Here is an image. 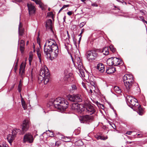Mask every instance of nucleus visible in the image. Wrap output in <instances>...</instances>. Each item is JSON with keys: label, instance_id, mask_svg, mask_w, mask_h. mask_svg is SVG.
Listing matches in <instances>:
<instances>
[{"label": "nucleus", "instance_id": "36", "mask_svg": "<svg viewBox=\"0 0 147 147\" xmlns=\"http://www.w3.org/2000/svg\"><path fill=\"white\" fill-rule=\"evenodd\" d=\"M109 48L110 50L113 52H114L116 51V49L112 45H110Z\"/></svg>", "mask_w": 147, "mask_h": 147}, {"label": "nucleus", "instance_id": "16", "mask_svg": "<svg viewBox=\"0 0 147 147\" xmlns=\"http://www.w3.org/2000/svg\"><path fill=\"white\" fill-rule=\"evenodd\" d=\"M113 65L114 66H117L122 64V61L119 59L118 58L115 57H113Z\"/></svg>", "mask_w": 147, "mask_h": 147}, {"label": "nucleus", "instance_id": "51", "mask_svg": "<svg viewBox=\"0 0 147 147\" xmlns=\"http://www.w3.org/2000/svg\"><path fill=\"white\" fill-rule=\"evenodd\" d=\"M145 11L144 10H140V12L141 13H143V15H144L145 14L144 13Z\"/></svg>", "mask_w": 147, "mask_h": 147}, {"label": "nucleus", "instance_id": "1", "mask_svg": "<svg viewBox=\"0 0 147 147\" xmlns=\"http://www.w3.org/2000/svg\"><path fill=\"white\" fill-rule=\"evenodd\" d=\"M44 52L47 56L53 58L57 57L59 53L58 47L55 40L49 39L46 41L44 46Z\"/></svg>", "mask_w": 147, "mask_h": 147}, {"label": "nucleus", "instance_id": "49", "mask_svg": "<svg viewBox=\"0 0 147 147\" xmlns=\"http://www.w3.org/2000/svg\"><path fill=\"white\" fill-rule=\"evenodd\" d=\"M60 144V143L59 142H56L55 143V145L56 146H59Z\"/></svg>", "mask_w": 147, "mask_h": 147}, {"label": "nucleus", "instance_id": "25", "mask_svg": "<svg viewBox=\"0 0 147 147\" xmlns=\"http://www.w3.org/2000/svg\"><path fill=\"white\" fill-rule=\"evenodd\" d=\"M20 131V130L19 129H15L13 130L12 131V134H13V135H14L15 136H16V134L17 133H18V132H20L19 133V134H23L24 133H21Z\"/></svg>", "mask_w": 147, "mask_h": 147}, {"label": "nucleus", "instance_id": "26", "mask_svg": "<svg viewBox=\"0 0 147 147\" xmlns=\"http://www.w3.org/2000/svg\"><path fill=\"white\" fill-rule=\"evenodd\" d=\"M102 52L104 55H108L109 53L108 48L107 47L104 48L102 49Z\"/></svg>", "mask_w": 147, "mask_h": 147}, {"label": "nucleus", "instance_id": "52", "mask_svg": "<svg viewBox=\"0 0 147 147\" xmlns=\"http://www.w3.org/2000/svg\"><path fill=\"white\" fill-rule=\"evenodd\" d=\"M132 132L131 131H127V132L126 134L128 135H130L131 134V133Z\"/></svg>", "mask_w": 147, "mask_h": 147}, {"label": "nucleus", "instance_id": "15", "mask_svg": "<svg viewBox=\"0 0 147 147\" xmlns=\"http://www.w3.org/2000/svg\"><path fill=\"white\" fill-rule=\"evenodd\" d=\"M97 69H98L99 72L102 73L105 71V66L102 63H100L97 65Z\"/></svg>", "mask_w": 147, "mask_h": 147}, {"label": "nucleus", "instance_id": "62", "mask_svg": "<svg viewBox=\"0 0 147 147\" xmlns=\"http://www.w3.org/2000/svg\"><path fill=\"white\" fill-rule=\"evenodd\" d=\"M66 18V16H65L63 18L64 21H65V19Z\"/></svg>", "mask_w": 147, "mask_h": 147}, {"label": "nucleus", "instance_id": "35", "mask_svg": "<svg viewBox=\"0 0 147 147\" xmlns=\"http://www.w3.org/2000/svg\"><path fill=\"white\" fill-rule=\"evenodd\" d=\"M37 52L38 56L39 59L40 61L41 62V55L38 50L37 51Z\"/></svg>", "mask_w": 147, "mask_h": 147}, {"label": "nucleus", "instance_id": "37", "mask_svg": "<svg viewBox=\"0 0 147 147\" xmlns=\"http://www.w3.org/2000/svg\"><path fill=\"white\" fill-rule=\"evenodd\" d=\"M47 15L50 16L52 18H53V15L52 12H50L47 13Z\"/></svg>", "mask_w": 147, "mask_h": 147}, {"label": "nucleus", "instance_id": "33", "mask_svg": "<svg viewBox=\"0 0 147 147\" xmlns=\"http://www.w3.org/2000/svg\"><path fill=\"white\" fill-rule=\"evenodd\" d=\"M38 5H39L40 7L42 10H44L45 9L44 7V5L43 3L41 2V1Z\"/></svg>", "mask_w": 147, "mask_h": 147}, {"label": "nucleus", "instance_id": "46", "mask_svg": "<svg viewBox=\"0 0 147 147\" xmlns=\"http://www.w3.org/2000/svg\"><path fill=\"white\" fill-rule=\"evenodd\" d=\"M92 5L93 6L97 7L98 5L96 3H94L92 4Z\"/></svg>", "mask_w": 147, "mask_h": 147}, {"label": "nucleus", "instance_id": "22", "mask_svg": "<svg viewBox=\"0 0 147 147\" xmlns=\"http://www.w3.org/2000/svg\"><path fill=\"white\" fill-rule=\"evenodd\" d=\"M83 67H79L78 68V72H79L81 75V76L82 77H85V75L84 74V70L82 69Z\"/></svg>", "mask_w": 147, "mask_h": 147}, {"label": "nucleus", "instance_id": "38", "mask_svg": "<svg viewBox=\"0 0 147 147\" xmlns=\"http://www.w3.org/2000/svg\"><path fill=\"white\" fill-rule=\"evenodd\" d=\"M86 22H83L81 23L79 25V27L80 28L83 27L86 24Z\"/></svg>", "mask_w": 147, "mask_h": 147}, {"label": "nucleus", "instance_id": "47", "mask_svg": "<svg viewBox=\"0 0 147 147\" xmlns=\"http://www.w3.org/2000/svg\"><path fill=\"white\" fill-rule=\"evenodd\" d=\"M18 68V65H17V64L16 65H15L14 67V69L15 71H16V70H17Z\"/></svg>", "mask_w": 147, "mask_h": 147}, {"label": "nucleus", "instance_id": "9", "mask_svg": "<svg viewBox=\"0 0 147 147\" xmlns=\"http://www.w3.org/2000/svg\"><path fill=\"white\" fill-rule=\"evenodd\" d=\"M82 107V105L78 103H74L72 104L71 109L76 112H81L83 111Z\"/></svg>", "mask_w": 147, "mask_h": 147}, {"label": "nucleus", "instance_id": "57", "mask_svg": "<svg viewBox=\"0 0 147 147\" xmlns=\"http://www.w3.org/2000/svg\"><path fill=\"white\" fill-rule=\"evenodd\" d=\"M132 142L127 141L126 142V143L127 144H131V143Z\"/></svg>", "mask_w": 147, "mask_h": 147}, {"label": "nucleus", "instance_id": "12", "mask_svg": "<svg viewBox=\"0 0 147 147\" xmlns=\"http://www.w3.org/2000/svg\"><path fill=\"white\" fill-rule=\"evenodd\" d=\"M27 6L29 15H32L35 13L36 11V8L32 3H28Z\"/></svg>", "mask_w": 147, "mask_h": 147}, {"label": "nucleus", "instance_id": "14", "mask_svg": "<svg viewBox=\"0 0 147 147\" xmlns=\"http://www.w3.org/2000/svg\"><path fill=\"white\" fill-rule=\"evenodd\" d=\"M52 24V20L50 19L47 20L46 22L45 27L47 29L50 30L51 31L53 32Z\"/></svg>", "mask_w": 147, "mask_h": 147}, {"label": "nucleus", "instance_id": "6", "mask_svg": "<svg viewBox=\"0 0 147 147\" xmlns=\"http://www.w3.org/2000/svg\"><path fill=\"white\" fill-rule=\"evenodd\" d=\"M68 99L72 102H81L82 101V98L80 94L72 95H68L67 96Z\"/></svg>", "mask_w": 147, "mask_h": 147}, {"label": "nucleus", "instance_id": "45", "mask_svg": "<svg viewBox=\"0 0 147 147\" xmlns=\"http://www.w3.org/2000/svg\"><path fill=\"white\" fill-rule=\"evenodd\" d=\"M94 81V80L93 79H92V80H91V78H90V80L89 79V80H88L87 82L90 84L92 82Z\"/></svg>", "mask_w": 147, "mask_h": 147}, {"label": "nucleus", "instance_id": "58", "mask_svg": "<svg viewBox=\"0 0 147 147\" xmlns=\"http://www.w3.org/2000/svg\"><path fill=\"white\" fill-rule=\"evenodd\" d=\"M63 9H62V8H61L60 9V10L59 11V12H58V13H59L62 10H63Z\"/></svg>", "mask_w": 147, "mask_h": 147}, {"label": "nucleus", "instance_id": "60", "mask_svg": "<svg viewBox=\"0 0 147 147\" xmlns=\"http://www.w3.org/2000/svg\"><path fill=\"white\" fill-rule=\"evenodd\" d=\"M84 29H82L81 31V33H83L84 32Z\"/></svg>", "mask_w": 147, "mask_h": 147}, {"label": "nucleus", "instance_id": "3", "mask_svg": "<svg viewBox=\"0 0 147 147\" xmlns=\"http://www.w3.org/2000/svg\"><path fill=\"white\" fill-rule=\"evenodd\" d=\"M123 79L126 91L129 93L131 91L134 84V80L133 76L130 74H125L123 77Z\"/></svg>", "mask_w": 147, "mask_h": 147}, {"label": "nucleus", "instance_id": "55", "mask_svg": "<svg viewBox=\"0 0 147 147\" xmlns=\"http://www.w3.org/2000/svg\"><path fill=\"white\" fill-rule=\"evenodd\" d=\"M67 36H68L69 38H70V36L69 35L68 31H67Z\"/></svg>", "mask_w": 147, "mask_h": 147}, {"label": "nucleus", "instance_id": "17", "mask_svg": "<svg viewBox=\"0 0 147 147\" xmlns=\"http://www.w3.org/2000/svg\"><path fill=\"white\" fill-rule=\"evenodd\" d=\"M75 61L78 64V68L79 67H82V60L79 57H77L75 58Z\"/></svg>", "mask_w": 147, "mask_h": 147}, {"label": "nucleus", "instance_id": "30", "mask_svg": "<svg viewBox=\"0 0 147 147\" xmlns=\"http://www.w3.org/2000/svg\"><path fill=\"white\" fill-rule=\"evenodd\" d=\"M138 111V113H139V114L140 115H142V112L143 110L141 107L140 105L138 106L137 107Z\"/></svg>", "mask_w": 147, "mask_h": 147}, {"label": "nucleus", "instance_id": "23", "mask_svg": "<svg viewBox=\"0 0 147 147\" xmlns=\"http://www.w3.org/2000/svg\"><path fill=\"white\" fill-rule=\"evenodd\" d=\"M107 65L110 66L113 65V57L108 59L107 61Z\"/></svg>", "mask_w": 147, "mask_h": 147}, {"label": "nucleus", "instance_id": "54", "mask_svg": "<svg viewBox=\"0 0 147 147\" xmlns=\"http://www.w3.org/2000/svg\"><path fill=\"white\" fill-rule=\"evenodd\" d=\"M15 1L16 2H21L22 1V0H15Z\"/></svg>", "mask_w": 147, "mask_h": 147}, {"label": "nucleus", "instance_id": "48", "mask_svg": "<svg viewBox=\"0 0 147 147\" xmlns=\"http://www.w3.org/2000/svg\"><path fill=\"white\" fill-rule=\"evenodd\" d=\"M67 14L69 16H71L72 14V12L71 11H69L67 12Z\"/></svg>", "mask_w": 147, "mask_h": 147}, {"label": "nucleus", "instance_id": "63", "mask_svg": "<svg viewBox=\"0 0 147 147\" xmlns=\"http://www.w3.org/2000/svg\"><path fill=\"white\" fill-rule=\"evenodd\" d=\"M18 59L17 60V61L16 62V65L17 64V65H18Z\"/></svg>", "mask_w": 147, "mask_h": 147}, {"label": "nucleus", "instance_id": "24", "mask_svg": "<svg viewBox=\"0 0 147 147\" xmlns=\"http://www.w3.org/2000/svg\"><path fill=\"white\" fill-rule=\"evenodd\" d=\"M75 144L77 146H81L84 144V143L81 140H80L75 142Z\"/></svg>", "mask_w": 147, "mask_h": 147}, {"label": "nucleus", "instance_id": "8", "mask_svg": "<svg viewBox=\"0 0 147 147\" xmlns=\"http://www.w3.org/2000/svg\"><path fill=\"white\" fill-rule=\"evenodd\" d=\"M33 140L32 135L30 133H26L24 137L23 140L25 143L28 142L31 143L33 142Z\"/></svg>", "mask_w": 147, "mask_h": 147}, {"label": "nucleus", "instance_id": "11", "mask_svg": "<svg viewBox=\"0 0 147 147\" xmlns=\"http://www.w3.org/2000/svg\"><path fill=\"white\" fill-rule=\"evenodd\" d=\"M29 122L28 120H25L23 121L22 125H21L22 130L23 133L26 131L29 127Z\"/></svg>", "mask_w": 147, "mask_h": 147}, {"label": "nucleus", "instance_id": "44", "mask_svg": "<svg viewBox=\"0 0 147 147\" xmlns=\"http://www.w3.org/2000/svg\"><path fill=\"white\" fill-rule=\"evenodd\" d=\"M69 6V5H64L62 7V8L63 9L67 7H68Z\"/></svg>", "mask_w": 147, "mask_h": 147}, {"label": "nucleus", "instance_id": "13", "mask_svg": "<svg viewBox=\"0 0 147 147\" xmlns=\"http://www.w3.org/2000/svg\"><path fill=\"white\" fill-rule=\"evenodd\" d=\"M86 112L87 113L91 115L94 113L95 110L93 106L88 105L86 107Z\"/></svg>", "mask_w": 147, "mask_h": 147}, {"label": "nucleus", "instance_id": "19", "mask_svg": "<svg viewBox=\"0 0 147 147\" xmlns=\"http://www.w3.org/2000/svg\"><path fill=\"white\" fill-rule=\"evenodd\" d=\"M115 71V67L110 66L108 69L107 68L106 72L107 74H109L114 73Z\"/></svg>", "mask_w": 147, "mask_h": 147}, {"label": "nucleus", "instance_id": "29", "mask_svg": "<svg viewBox=\"0 0 147 147\" xmlns=\"http://www.w3.org/2000/svg\"><path fill=\"white\" fill-rule=\"evenodd\" d=\"M61 138L64 139L63 140L65 142H69L71 140V139L70 137H64L63 136H62Z\"/></svg>", "mask_w": 147, "mask_h": 147}, {"label": "nucleus", "instance_id": "27", "mask_svg": "<svg viewBox=\"0 0 147 147\" xmlns=\"http://www.w3.org/2000/svg\"><path fill=\"white\" fill-rule=\"evenodd\" d=\"M114 91L117 93L119 94L121 92V90L117 86H115L114 88Z\"/></svg>", "mask_w": 147, "mask_h": 147}, {"label": "nucleus", "instance_id": "41", "mask_svg": "<svg viewBox=\"0 0 147 147\" xmlns=\"http://www.w3.org/2000/svg\"><path fill=\"white\" fill-rule=\"evenodd\" d=\"M72 90H76L77 89V87L75 85H72L71 86Z\"/></svg>", "mask_w": 147, "mask_h": 147}, {"label": "nucleus", "instance_id": "4", "mask_svg": "<svg viewBox=\"0 0 147 147\" xmlns=\"http://www.w3.org/2000/svg\"><path fill=\"white\" fill-rule=\"evenodd\" d=\"M50 76V73L47 68H43L40 69L39 75L38 76V80L41 81L44 80V84H46L49 81Z\"/></svg>", "mask_w": 147, "mask_h": 147}, {"label": "nucleus", "instance_id": "20", "mask_svg": "<svg viewBox=\"0 0 147 147\" xmlns=\"http://www.w3.org/2000/svg\"><path fill=\"white\" fill-rule=\"evenodd\" d=\"M25 45V43L24 41L23 40H21L20 43V50L22 53L24 52Z\"/></svg>", "mask_w": 147, "mask_h": 147}, {"label": "nucleus", "instance_id": "5", "mask_svg": "<svg viewBox=\"0 0 147 147\" xmlns=\"http://www.w3.org/2000/svg\"><path fill=\"white\" fill-rule=\"evenodd\" d=\"M85 56L88 60L91 62L96 59L98 57V53L95 50H91L87 51Z\"/></svg>", "mask_w": 147, "mask_h": 147}, {"label": "nucleus", "instance_id": "34", "mask_svg": "<svg viewBox=\"0 0 147 147\" xmlns=\"http://www.w3.org/2000/svg\"><path fill=\"white\" fill-rule=\"evenodd\" d=\"M96 138L98 139H100L101 140H105L107 138H105L104 136H98L96 137Z\"/></svg>", "mask_w": 147, "mask_h": 147}, {"label": "nucleus", "instance_id": "43", "mask_svg": "<svg viewBox=\"0 0 147 147\" xmlns=\"http://www.w3.org/2000/svg\"><path fill=\"white\" fill-rule=\"evenodd\" d=\"M90 85L94 87H95L96 84H95V81H93V82H92L90 84Z\"/></svg>", "mask_w": 147, "mask_h": 147}, {"label": "nucleus", "instance_id": "56", "mask_svg": "<svg viewBox=\"0 0 147 147\" xmlns=\"http://www.w3.org/2000/svg\"><path fill=\"white\" fill-rule=\"evenodd\" d=\"M82 85L83 86V87L85 88L86 89V86L84 84H82Z\"/></svg>", "mask_w": 147, "mask_h": 147}, {"label": "nucleus", "instance_id": "7", "mask_svg": "<svg viewBox=\"0 0 147 147\" xmlns=\"http://www.w3.org/2000/svg\"><path fill=\"white\" fill-rule=\"evenodd\" d=\"M93 118L92 116L86 115L81 117L79 119L81 123L89 124L93 121Z\"/></svg>", "mask_w": 147, "mask_h": 147}, {"label": "nucleus", "instance_id": "31", "mask_svg": "<svg viewBox=\"0 0 147 147\" xmlns=\"http://www.w3.org/2000/svg\"><path fill=\"white\" fill-rule=\"evenodd\" d=\"M22 83L21 80L19 82V85L18 86V90L19 92H20L21 90V87H22Z\"/></svg>", "mask_w": 147, "mask_h": 147}, {"label": "nucleus", "instance_id": "39", "mask_svg": "<svg viewBox=\"0 0 147 147\" xmlns=\"http://www.w3.org/2000/svg\"><path fill=\"white\" fill-rule=\"evenodd\" d=\"M33 1L34 2L36 3L38 5L39 3L41 1V0H31Z\"/></svg>", "mask_w": 147, "mask_h": 147}, {"label": "nucleus", "instance_id": "32", "mask_svg": "<svg viewBox=\"0 0 147 147\" xmlns=\"http://www.w3.org/2000/svg\"><path fill=\"white\" fill-rule=\"evenodd\" d=\"M24 30L23 28L20 29H18L19 35L22 36L24 33Z\"/></svg>", "mask_w": 147, "mask_h": 147}, {"label": "nucleus", "instance_id": "21", "mask_svg": "<svg viewBox=\"0 0 147 147\" xmlns=\"http://www.w3.org/2000/svg\"><path fill=\"white\" fill-rule=\"evenodd\" d=\"M25 67V65L23 63H22L20 67L19 73L21 74V75H22L24 73V70Z\"/></svg>", "mask_w": 147, "mask_h": 147}, {"label": "nucleus", "instance_id": "64", "mask_svg": "<svg viewBox=\"0 0 147 147\" xmlns=\"http://www.w3.org/2000/svg\"><path fill=\"white\" fill-rule=\"evenodd\" d=\"M90 92L91 93H92V90L91 89L90 90Z\"/></svg>", "mask_w": 147, "mask_h": 147}, {"label": "nucleus", "instance_id": "61", "mask_svg": "<svg viewBox=\"0 0 147 147\" xmlns=\"http://www.w3.org/2000/svg\"><path fill=\"white\" fill-rule=\"evenodd\" d=\"M139 105V104L138 105H137V104H136V106H132L133 107L134 106L136 107V106H138Z\"/></svg>", "mask_w": 147, "mask_h": 147}, {"label": "nucleus", "instance_id": "50", "mask_svg": "<svg viewBox=\"0 0 147 147\" xmlns=\"http://www.w3.org/2000/svg\"><path fill=\"white\" fill-rule=\"evenodd\" d=\"M19 28H20V29L22 28V26L21 25V24L20 22V24H19V26L18 29H19Z\"/></svg>", "mask_w": 147, "mask_h": 147}, {"label": "nucleus", "instance_id": "10", "mask_svg": "<svg viewBox=\"0 0 147 147\" xmlns=\"http://www.w3.org/2000/svg\"><path fill=\"white\" fill-rule=\"evenodd\" d=\"M126 99L128 102L132 106H136V104H138L137 100L135 98L129 95H127L126 96Z\"/></svg>", "mask_w": 147, "mask_h": 147}, {"label": "nucleus", "instance_id": "2", "mask_svg": "<svg viewBox=\"0 0 147 147\" xmlns=\"http://www.w3.org/2000/svg\"><path fill=\"white\" fill-rule=\"evenodd\" d=\"M48 105L49 106H53L62 112L65 111L68 107V102L65 98L58 97L55 99L50 100Z\"/></svg>", "mask_w": 147, "mask_h": 147}, {"label": "nucleus", "instance_id": "18", "mask_svg": "<svg viewBox=\"0 0 147 147\" xmlns=\"http://www.w3.org/2000/svg\"><path fill=\"white\" fill-rule=\"evenodd\" d=\"M15 136L13 134H9L7 137V139L9 143L11 145L12 142L14 140Z\"/></svg>", "mask_w": 147, "mask_h": 147}, {"label": "nucleus", "instance_id": "59", "mask_svg": "<svg viewBox=\"0 0 147 147\" xmlns=\"http://www.w3.org/2000/svg\"><path fill=\"white\" fill-rule=\"evenodd\" d=\"M81 37H82V36H80V38L79 39V43H80V41L81 40Z\"/></svg>", "mask_w": 147, "mask_h": 147}, {"label": "nucleus", "instance_id": "40", "mask_svg": "<svg viewBox=\"0 0 147 147\" xmlns=\"http://www.w3.org/2000/svg\"><path fill=\"white\" fill-rule=\"evenodd\" d=\"M139 18L142 20L144 22H145L147 24V22L144 19V17L142 16H140L139 17Z\"/></svg>", "mask_w": 147, "mask_h": 147}, {"label": "nucleus", "instance_id": "28", "mask_svg": "<svg viewBox=\"0 0 147 147\" xmlns=\"http://www.w3.org/2000/svg\"><path fill=\"white\" fill-rule=\"evenodd\" d=\"M21 102L22 106L24 110L27 108V106L26 104L25 101L23 100L22 98L21 100Z\"/></svg>", "mask_w": 147, "mask_h": 147}, {"label": "nucleus", "instance_id": "53", "mask_svg": "<svg viewBox=\"0 0 147 147\" xmlns=\"http://www.w3.org/2000/svg\"><path fill=\"white\" fill-rule=\"evenodd\" d=\"M0 147H8V145L7 144H5V145H3V146H1L0 145Z\"/></svg>", "mask_w": 147, "mask_h": 147}, {"label": "nucleus", "instance_id": "42", "mask_svg": "<svg viewBox=\"0 0 147 147\" xmlns=\"http://www.w3.org/2000/svg\"><path fill=\"white\" fill-rule=\"evenodd\" d=\"M95 103L96 104V105H97L98 106L99 105H100L102 106L103 108H104V106L103 105H101L100 103L98 102L97 101Z\"/></svg>", "mask_w": 147, "mask_h": 147}]
</instances>
